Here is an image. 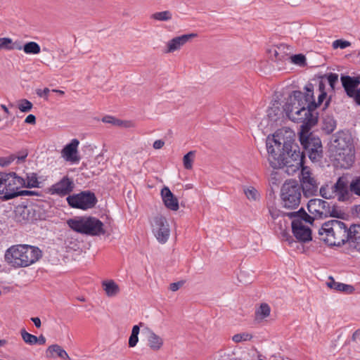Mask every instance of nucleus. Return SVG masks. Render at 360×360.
Segmentation results:
<instances>
[{
    "mask_svg": "<svg viewBox=\"0 0 360 360\" xmlns=\"http://www.w3.org/2000/svg\"><path fill=\"white\" fill-rule=\"evenodd\" d=\"M32 321L34 323V326L37 327V328H40L41 327V320L38 317H33L31 319Z\"/></svg>",
    "mask_w": 360,
    "mask_h": 360,
    "instance_id": "864d4df0",
    "label": "nucleus"
},
{
    "mask_svg": "<svg viewBox=\"0 0 360 360\" xmlns=\"http://www.w3.org/2000/svg\"><path fill=\"white\" fill-rule=\"evenodd\" d=\"M333 146L335 153L345 150L346 148H353L351 138L344 133H338L333 140Z\"/></svg>",
    "mask_w": 360,
    "mask_h": 360,
    "instance_id": "a211bd4d",
    "label": "nucleus"
},
{
    "mask_svg": "<svg viewBox=\"0 0 360 360\" xmlns=\"http://www.w3.org/2000/svg\"><path fill=\"white\" fill-rule=\"evenodd\" d=\"M152 232L157 240L165 244L169 239L170 229L166 218L162 215L154 217L151 221Z\"/></svg>",
    "mask_w": 360,
    "mask_h": 360,
    "instance_id": "f8f14e48",
    "label": "nucleus"
},
{
    "mask_svg": "<svg viewBox=\"0 0 360 360\" xmlns=\"http://www.w3.org/2000/svg\"><path fill=\"white\" fill-rule=\"evenodd\" d=\"M329 104V101H327L325 104V107L326 108Z\"/></svg>",
    "mask_w": 360,
    "mask_h": 360,
    "instance_id": "e2e57ef3",
    "label": "nucleus"
},
{
    "mask_svg": "<svg viewBox=\"0 0 360 360\" xmlns=\"http://www.w3.org/2000/svg\"><path fill=\"white\" fill-rule=\"evenodd\" d=\"M67 224L75 232L87 236H101L105 233L103 223L91 216L75 217L69 219Z\"/></svg>",
    "mask_w": 360,
    "mask_h": 360,
    "instance_id": "423d86ee",
    "label": "nucleus"
},
{
    "mask_svg": "<svg viewBox=\"0 0 360 360\" xmlns=\"http://www.w3.org/2000/svg\"><path fill=\"white\" fill-rule=\"evenodd\" d=\"M25 184V179L15 173H0V198L8 200L16 198L17 190Z\"/></svg>",
    "mask_w": 360,
    "mask_h": 360,
    "instance_id": "0eeeda50",
    "label": "nucleus"
},
{
    "mask_svg": "<svg viewBox=\"0 0 360 360\" xmlns=\"http://www.w3.org/2000/svg\"><path fill=\"white\" fill-rule=\"evenodd\" d=\"M193 157H194L193 151H189L188 153H186L184 156L183 163H184V167H185V169H191L192 168Z\"/></svg>",
    "mask_w": 360,
    "mask_h": 360,
    "instance_id": "473e14b6",
    "label": "nucleus"
},
{
    "mask_svg": "<svg viewBox=\"0 0 360 360\" xmlns=\"http://www.w3.org/2000/svg\"><path fill=\"white\" fill-rule=\"evenodd\" d=\"M40 182L38 181L37 174L36 173H31L27 174V179L23 187L27 188H39Z\"/></svg>",
    "mask_w": 360,
    "mask_h": 360,
    "instance_id": "c756f323",
    "label": "nucleus"
},
{
    "mask_svg": "<svg viewBox=\"0 0 360 360\" xmlns=\"http://www.w3.org/2000/svg\"><path fill=\"white\" fill-rule=\"evenodd\" d=\"M5 342L4 340H0V347L4 345V343Z\"/></svg>",
    "mask_w": 360,
    "mask_h": 360,
    "instance_id": "680f3d73",
    "label": "nucleus"
},
{
    "mask_svg": "<svg viewBox=\"0 0 360 360\" xmlns=\"http://www.w3.org/2000/svg\"><path fill=\"white\" fill-rule=\"evenodd\" d=\"M37 195V192L34 191H28V190H17L16 197L18 196H30Z\"/></svg>",
    "mask_w": 360,
    "mask_h": 360,
    "instance_id": "c03bdc74",
    "label": "nucleus"
},
{
    "mask_svg": "<svg viewBox=\"0 0 360 360\" xmlns=\"http://www.w3.org/2000/svg\"><path fill=\"white\" fill-rule=\"evenodd\" d=\"M300 141L309 158L312 162H319L323 157V146L320 138L309 131H300Z\"/></svg>",
    "mask_w": 360,
    "mask_h": 360,
    "instance_id": "1a4fd4ad",
    "label": "nucleus"
},
{
    "mask_svg": "<svg viewBox=\"0 0 360 360\" xmlns=\"http://www.w3.org/2000/svg\"><path fill=\"white\" fill-rule=\"evenodd\" d=\"M0 49L21 50V45L13 43V41L11 38L2 37L0 38Z\"/></svg>",
    "mask_w": 360,
    "mask_h": 360,
    "instance_id": "bb28decb",
    "label": "nucleus"
},
{
    "mask_svg": "<svg viewBox=\"0 0 360 360\" xmlns=\"http://www.w3.org/2000/svg\"><path fill=\"white\" fill-rule=\"evenodd\" d=\"M146 338L148 346L153 351L160 350L164 345L163 338L150 328L146 329Z\"/></svg>",
    "mask_w": 360,
    "mask_h": 360,
    "instance_id": "aec40b11",
    "label": "nucleus"
},
{
    "mask_svg": "<svg viewBox=\"0 0 360 360\" xmlns=\"http://www.w3.org/2000/svg\"><path fill=\"white\" fill-rule=\"evenodd\" d=\"M172 14L169 11L156 12L151 15L150 18L158 21H169L172 19Z\"/></svg>",
    "mask_w": 360,
    "mask_h": 360,
    "instance_id": "7c9ffc66",
    "label": "nucleus"
},
{
    "mask_svg": "<svg viewBox=\"0 0 360 360\" xmlns=\"http://www.w3.org/2000/svg\"><path fill=\"white\" fill-rule=\"evenodd\" d=\"M102 121H103V122L112 124L113 125H116V126L124 125L123 121L116 119L115 117L110 116V115H106V116L103 117L102 118ZM127 125L126 124H124V127H127Z\"/></svg>",
    "mask_w": 360,
    "mask_h": 360,
    "instance_id": "f704fd0d",
    "label": "nucleus"
},
{
    "mask_svg": "<svg viewBox=\"0 0 360 360\" xmlns=\"http://www.w3.org/2000/svg\"><path fill=\"white\" fill-rule=\"evenodd\" d=\"M41 257V250L38 247L27 244L11 245L4 254L5 261L14 268L29 266Z\"/></svg>",
    "mask_w": 360,
    "mask_h": 360,
    "instance_id": "20e7f679",
    "label": "nucleus"
},
{
    "mask_svg": "<svg viewBox=\"0 0 360 360\" xmlns=\"http://www.w3.org/2000/svg\"><path fill=\"white\" fill-rule=\"evenodd\" d=\"M27 155H28V153L27 151H21L20 153V155H14L15 156V160H17V162L19 163V162L25 161V160L27 157Z\"/></svg>",
    "mask_w": 360,
    "mask_h": 360,
    "instance_id": "de8ad7c7",
    "label": "nucleus"
},
{
    "mask_svg": "<svg viewBox=\"0 0 360 360\" xmlns=\"http://www.w3.org/2000/svg\"><path fill=\"white\" fill-rule=\"evenodd\" d=\"M197 36L196 34H186L178 36L169 40L166 44V49L165 53H173L179 50L184 44H186L190 39Z\"/></svg>",
    "mask_w": 360,
    "mask_h": 360,
    "instance_id": "2eb2a0df",
    "label": "nucleus"
},
{
    "mask_svg": "<svg viewBox=\"0 0 360 360\" xmlns=\"http://www.w3.org/2000/svg\"><path fill=\"white\" fill-rule=\"evenodd\" d=\"M319 93L325 91V84H323V82L322 81H321L319 82Z\"/></svg>",
    "mask_w": 360,
    "mask_h": 360,
    "instance_id": "13d9d810",
    "label": "nucleus"
},
{
    "mask_svg": "<svg viewBox=\"0 0 360 360\" xmlns=\"http://www.w3.org/2000/svg\"><path fill=\"white\" fill-rule=\"evenodd\" d=\"M349 188L353 193L360 196V176L352 180Z\"/></svg>",
    "mask_w": 360,
    "mask_h": 360,
    "instance_id": "c9c22d12",
    "label": "nucleus"
},
{
    "mask_svg": "<svg viewBox=\"0 0 360 360\" xmlns=\"http://www.w3.org/2000/svg\"><path fill=\"white\" fill-rule=\"evenodd\" d=\"M37 338H38V340H37V344L44 345L46 343V338L44 335H41Z\"/></svg>",
    "mask_w": 360,
    "mask_h": 360,
    "instance_id": "6e6d98bb",
    "label": "nucleus"
},
{
    "mask_svg": "<svg viewBox=\"0 0 360 360\" xmlns=\"http://www.w3.org/2000/svg\"><path fill=\"white\" fill-rule=\"evenodd\" d=\"M49 93V89L48 88H44V89H37V94L39 97H47Z\"/></svg>",
    "mask_w": 360,
    "mask_h": 360,
    "instance_id": "09e8293b",
    "label": "nucleus"
},
{
    "mask_svg": "<svg viewBox=\"0 0 360 360\" xmlns=\"http://www.w3.org/2000/svg\"><path fill=\"white\" fill-rule=\"evenodd\" d=\"M181 285H182V282L172 283L169 285V289L172 291L175 292V291L178 290L181 288Z\"/></svg>",
    "mask_w": 360,
    "mask_h": 360,
    "instance_id": "8fccbe9b",
    "label": "nucleus"
},
{
    "mask_svg": "<svg viewBox=\"0 0 360 360\" xmlns=\"http://www.w3.org/2000/svg\"><path fill=\"white\" fill-rule=\"evenodd\" d=\"M269 212H270V214L273 219H276L279 216V214L277 213V212L276 210L275 211L269 210Z\"/></svg>",
    "mask_w": 360,
    "mask_h": 360,
    "instance_id": "bf43d9fd",
    "label": "nucleus"
},
{
    "mask_svg": "<svg viewBox=\"0 0 360 360\" xmlns=\"http://www.w3.org/2000/svg\"><path fill=\"white\" fill-rule=\"evenodd\" d=\"M164 144H165V142L159 139V140H156L153 143V146L155 149H160L163 147Z\"/></svg>",
    "mask_w": 360,
    "mask_h": 360,
    "instance_id": "603ef678",
    "label": "nucleus"
},
{
    "mask_svg": "<svg viewBox=\"0 0 360 360\" xmlns=\"http://www.w3.org/2000/svg\"><path fill=\"white\" fill-rule=\"evenodd\" d=\"M326 95H327V94L326 91H323V92L319 94L318 101H315L316 108L319 105H320L323 103V101L326 99Z\"/></svg>",
    "mask_w": 360,
    "mask_h": 360,
    "instance_id": "49530a36",
    "label": "nucleus"
},
{
    "mask_svg": "<svg viewBox=\"0 0 360 360\" xmlns=\"http://www.w3.org/2000/svg\"><path fill=\"white\" fill-rule=\"evenodd\" d=\"M274 52H275V53H274V55H275L276 58H277L278 52H277V51H276V50L274 51Z\"/></svg>",
    "mask_w": 360,
    "mask_h": 360,
    "instance_id": "0e129e2a",
    "label": "nucleus"
},
{
    "mask_svg": "<svg viewBox=\"0 0 360 360\" xmlns=\"http://www.w3.org/2000/svg\"><path fill=\"white\" fill-rule=\"evenodd\" d=\"M79 141L77 139H73L65 145L61 150V157L67 162L77 163L80 160L78 153V146Z\"/></svg>",
    "mask_w": 360,
    "mask_h": 360,
    "instance_id": "4468645a",
    "label": "nucleus"
},
{
    "mask_svg": "<svg viewBox=\"0 0 360 360\" xmlns=\"http://www.w3.org/2000/svg\"><path fill=\"white\" fill-rule=\"evenodd\" d=\"M305 92L294 91L286 104L288 117L294 122L301 123L300 131H310L318 122V113L314 96V87L311 83L304 86Z\"/></svg>",
    "mask_w": 360,
    "mask_h": 360,
    "instance_id": "f03ea898",
    "label": "nucleus"
},
{
    "mask_svg": "<svg viewBox=\"0 0 360 360\" xmlns=\"http://www.w3.org/2000/svg\"><path fill=\"white\" fill-rule=\"evenodd\" d=\"M47 352L50 353L51 357H54L53 353L56 354V356L63 360H70V356L67 352L63 349L58 345H51L47 349Z\"/></svg>",
    "mask_w": 360,
    "mask_h": 360,
    "instance_id": "393cba45",
    "label": "nucleus"
},
{
    "mask_svg": "<svg viewBox=\"0 0 360 360\" xmlns=\"http://www.w3.org/2000/svg\"><path fill=\"white\" fill-rule=\"evenodd\" d=\"M280 238L282 241H285L289 245H292L295 242L293 237L290 235V232L286 230H283L281 232Z\"/></svg>",
    "mask_w": 360,
    "mask_h": 360,
    "instance_id": "4c0bfd02",
    "label": "nucleus"
},
{
    "mask_svg": "<svg viewBox=\"0 0 360 360\" xmlns=\"http://www.w3.org/2000/svg\"><path fill=\"white\" fill-rule=\"evenodd\" d=\"M300 185L301 186L302 191L305 195H311L317 190L316 182L313 177L307 179Z\"/></svg>",
    "mask_w": 360,
    "mask_h": 360,
    "instance_id": "b1692460",
    "label": "nucleus"
},
{
    "mask_svg": "<svg viewBox=\"0 0 360 360\" xmlns=\"http://www.w3.org/2000/svg\"><path fill=\"white\" fill-rule=\"evenodd\" d=\"M15 160V155H10L5 158L0 159V165L3 167L9 165L12 162Z\"/></svg>",
    "mask_w": 360,
    "mask_h": 360,
    "instance_id": "37998d69",
    "label": "nucleus"
},
{
    "mask_svg": "<svg viewBox=\"0 0 360 360\" xmlns=\"http://www.w3.org/2000/svg\"><path fill=\"white\" fill-rule=\"evenodd\" d=\"M22 50L26 54H38L41 51L40 46L35 41H29L21 46Z\"/></svg>",
    "mask_w": 360,
    "mask_h": 360,
    "instance_id": "a878e982",
    "label": "nucleus"
},
{
    "mask_svg": "<svg viewBox=\"0 0 360 360\" xmlns=\"http://www.w3.org/2000/svg\"><path fill=\"white\" fill-rule=\"evenodd\" d=\"M334 192L340 201H345L349 198L347 183L345 178L339 177L333 186Z\"/></svg>",
    "mask_w": 360,
    "mask_h": 360,
    "instance_id": "412c9836",
    "label": "nucleus"
},
{
    "mask_svg": "<svg viewBox=\"0 0 360 360\" xmlns=\"http://www.w3.org/2000/svg\"><path fill=\"white\" fill-rule=\"evenodd\" d=\"M271 308L266 303H262L255 311L257 320H262L270 315Z\"/></svg>",
    "mask_w": 360,
    "mask_h": 360,
    "instance_id": "cd10ccee",
    "label": "nucleus"
},
{
    "mask_svg": "<svg viewBox=\"0 0 360 360\" xmlns=\"http://www.w3.org/2000/svg\"><path fill=\"white\" fill-rule=\"evenodd\" d=\"M281 215L288 217L292 219V231L296 239L301 243H307L312 240L311 230L304 224H312L313 218L307 214L304 208L295 212H281Z\"/></svg>",
    "mask_w": 360,
    "mask_h": 360,
    "instance_id": "39448f33",
    "label": "nucleus"
},
{
    "mask_svg": "<svg viewBox=\"0 0 360 360\" xmlns=\"http://www.w3.org/2000/svg\"><path fill=\"white\" fill-rule=\"evenodd\" d=\"M66 200L70 207L84 211L94 208L98 202L95 193L91 191L69 195Z\"/></svg>",
    "mask_w": 360,
    "mask_h": 360,
    "instance_id": "9b49d317",
    "label": "nucleus"
},
{
    "mask_svg": "<svg viewBox=\"0 0 360 360\" xmlns=\"http://www.w3.org/2000/svg\"><path fill=\"white\" fill-rule=\"evenodd\" d=\"M266 146L271 167L285 169L288 175H293L301 169V184L311 177L309 168L304 166L305 156L295 142V134L292 131H276L271 139L267 138Z\"/></svg>",
    "mask_w": 360,
    "mask_h": 360,
    "instance_id": "f257e3e1",
    "label": "nucleus"
},
{
    "mask_svg": "<svg viewBox=\"0 0 360 360\" xmlns=\"http://www.w3.org/2000/svg\"><path fill=\"white\" fill-rule=\"evenodd\" d=\"M1 108L4 110V111L6 113V114H9L10 113V111L8 110V108H7V106H6L5 105H1Z\"/></svg>",
    "mask_w": 360,
    "mask_h": 360,
    "instance_id": "052dcab7",
    "label": "nucleus"
},
{
    "mask_svg": "<svg viewBox=\"0 0 360 360\" xmlns=\"http://www.w3.org/2000/svg\"><path fill=\"white\" fill-rule=\"evenodd\" d=\"M25 122L27 124H34L36 122V117L34 115L30 114L27 116V117L25 120Z\"/></svg>",
    "mask_w": 360,
    "mask_h": 360,
    "instance_id": "3c124183",
    "label": "nucleus"
},
{
    "mask_svg": "<svg viewBox=\"0 0 360 360\" xmlns=\"http://www.w3.org/2000/svg\"><path fill=\"white\" fill-rule=\"evenodd\" d=\"M268 115H269V117L271 116L270 110L269 111Z\"/></svg>",
    "mask_w": 360,
    "mask_h": 360,
    "instance_id": "338daca9",
    "label": "nucleus"
},
{
    "mask_svg": "<svg viewBox=\"0 0 360 360\" xmlns=\"http://www.w3.org/2000/svg\"><path fill=\"white\" fill-rule=\"evenodd\" d=\"M252 338V335L248 333H242L234 335L232 337V340L234 342L238 343L240 342L250 341Z\"/></svg>",
    "mask_w": 360,
    "mask_h": 360,
    "instance_id": "72a5a7b5",
    "label": "nucleus"
},
{
    "mask_svg": "<svg viewBox=\"0 0 360 360\" xmlns=\"http://www.w3.org/2000/svg\"><path fill=\"white\" fill-rule=\"evenodd\" d=\"M161 196L167 208L172 211H176L179 210V201L167 186H165L161 190Z\"/></svg>",
    "mask_w": 360,
    "mask_h": 360,
    "instance_id": "6ab92c4d",
    "label": "nucleus"
},
{
    "mask_svg": "<svg viewBox=\"0 0 360 360\" xmlns=\"http://www.w3.org/2000/svg\"><path fill=\"white\" fill-rule=\"evenodd\" d=\"M246 197L249 200H255L257 199L259 194L257 191L253 187H249L244 191Z\"/></svg>",
    "mask_w": 360,
    "mask_h": 360,
    "instance_id": "e433bc0d",
    "label": "nucleus"
},
{
    "mask_svg": "<svg viewBox=\"0 0 360 360\" xmlns=\"http://www.w3.org/2000/svg\"><path fill=\"white\" fill-rule=\"evenodd\" d=\"M140 331L139 326L135 325L132 328L131 333L139 335Z\"/></svg>",
    "mask_w": 360,
    "mask_h": 360,
    "instance_id": "4d7b16f0",
    "label": "nucleus"
},
{
    "mask_svg": "<svg viewBox=\"0 0 360 360\" xmlns=\"http://www.w3.org/2000/svg\"><path fill=\"white\" fill-rule=\"evenodd\" d=\"M354 149L346 148L344 151L335 153V160L341 168L348 169L354 162Z\"/></svg>",
    "mask_w": 360,
    "mask_h": 360,
    "instance_id": "f3484780",
    "label": "nucleus"
},
{
    "mask_svg": "<svg viewBox=\"0 0 360 360\" xmlns=\"http://www.w3.org/2000/svg\"><path fill=\"white\" fill-rule=\"evenodd\" d=\"M20 334H21L23 341L25 343H27L30 345H34L37 344V340H38V338L37 336L29 333L25 329L21 330Z\"/></svg>",
    "mask_w": 360,
    "mask_h": 360,
    "instance_id": "2f4dec72",
    "label": "nucleus"
},
{
    "mask_svg": "<svg viewBox=\"0 0 360 360\" xmlns=\"http://www.w3.org/2000/svg\"><path fill=\"white\" fill-rule=\"evenodd\" d=\"M292 61L297 65H303L305 62V57L302 54H296L291 57Z\"/></svg>",
    "mask_w": 360,
    "mask_h": 360,
    "instance_id": "79ce46f5",
    "label": "nucleus"
},
{
    "mask_svg": "<svg viewBox=\"0 0 360 360\" xmlns=\"http://www.w3.org/2000/svg\"><path fill=\"white\" fill-rule=\"evenodd\" d=\"M302 192L301 186L297 181L289 180L285 181L281 190L283 207L289 210L297 209L300 204Z\"/></svg>",
    "mask_w": 360,
    "mask_h": 360,
    "instance_id": "6e6552de",
    "label": "nucleus"
},
{
    "mask_svg": "<svg viewBox=\"0 0 360 360\" xmlns=\"http://www.w3.org/2000/svg\"><path fill=\"white\" fill-rule=\"evenodd\" d=\"M336 128V121L331 117L328 116L323 120V130L326 134L332 133Z\"/></svg>",
    "mask_w": 360,
    "mask_h": 360,
    "instance_id": "c85d7f7f",
    "label": "nucleus"
},
{
    "mask_svg": "<svg viewBox=\"0 0 360 360\" xmlns=\"http://www.w3.org/2000/svg\"><path fill=\"white\" fill-rule=\"evenodd\" d=\"M32 108V103L27 99L20 101L18 108L21 112H25L30 111Z\"/></svg>",
    "mask_w": 360,
    "mask_h": 360,
    "instance_id": "58836bf2",
    "label": "nucleus"
},
{
    "mask_svg": "<svg viewBox=\"0 0 360 360\" xmlns=\"http://www.w3.org/2000/svg\"><path fill=\"white\" fill-rule=\"evenodd\" d=\"M74 187L75 184L72 179L68 176H64L59 181L51 186L50 193L52 195L64 197L69 195L73 191Z\"/></svg>",
    "mask_w": 360,
    "mask_h": 360,
    "instance_id": "ddd939ff",
    "label": "nucleus"
},
{
    "mask_svg": "<svg viewBox=\"0 0 360 360\" xmlns=\"http://www.w3.org/2000/svg\"><path fill=\"white\" fill-rule=\"evenodd\" d=\"M102 286L108 297H115L120 292V287L113 280L103 281Z\"/></svg>",
    "mask_w": 360,
    "mask_h": 360,
    "instance_id": "5701e85b",
    "label": "nucleus"
},
{
    "mask_svg": "<svg viewBox=\"0 0 360 360\" xmlns=\"http://www.w3.org/2000/svg\"><path fill=\"white\" fill-rule=\"evenodd\" d=\"M350 46V42L345 40L337 39L333 42V46L334 49L340 48L341 49H346Z\"/></svg>",
    "mask_w": 360,
    "mask_h": 360,
    "instance_id": "ea45409f",
    "label": "nucleus"
},
{
    "mask_svg": "<svg viewBox=\"0 0 360 360\" xmlns=\"http://www.w3.org/2000/svg\"><path fill=\"white\" fill-rule=\"evenodd\" d=\"M356 233L352 228H348L342 221L332 219L325 222L319 230L321 239L330 245H340L349 240H356Z\"/></svg>",
    "mask_w": 360,
    "mask_h": 360,
    "instance_id": "7ed1b4c3",
    "label": "nucleus"
},
{
    "mask_svg": "<svg viewBox=\"0 0 360 360\" xmlns=\"http://www.w3.org/2000/svg\"><path fill=\"white\" fill-rule=\"evenodd\" d=\"M322 196L325 198H328V197L326 195H325L324 194H322Z\"/></svg>",
    "mask_w": 360,
    "mask_h": 360,
    "instance_id": "69168bd1",
    "label": "nucleus"
},
{
    "mask_svg": "<svg viewBox=\"0 0 360 360\" xmlns=\"http://www.w3.org/2000/svg\"><path fill=\"white\" fill-rule=\"evenodd\" d=\"M354 102L360 106V87L357 89V94L354 98Z\"/></svg>",
    "mask_w": 360,
    "mask_h": 360,
    "instance_id": "5fc2aeb1",
    "label": "nucleus"
},
{
    "mask_svg": "<svg viewBox=\"0 0 360 360\" xmlns=\"http://www.w3.org/2000/svg\"><path fill=\"white\" fill-rule=\"evenodd\" d=\"M327 80L331 89H334L335 85L338 80V75L330 72L327 75Z\"/></svg>",
    "mask_w": 360,
    "mask_h": 360,
    "instance_id": "a19ab883",
    "label": "nucleus"
},
{
    "mask_svg": "<svg viewBox=\"0 0 360 360\" xmlns=\"http://www.w3.org/2000/svg\"><path fill=\"white\" fill-rule=\"evenodd\" d=\"M341 82L346 94L352 98H354L357 94L358 86L360 84V78L349 75L342 76Z\"/></svg>",
    "mask_w": 360,
    "mask_h": 360,
    "instance_id": "dca6fc26",
    "label": "nucleus"
},
{
    "mask_svg": "<svg viewBox=\"0 0 360 360\" xmlns=\"http://www.w3.org/2000/svg\"><path fill=\"white\" fill-rule=\"evenodd\" d=\"M307 210L313 221L316 219L338 216L334 204L319 198L311 199L307 203Z\"/></svg>",
    "mask_w": 360,
    "mask_h": 360,
    "instance_id": "9d476101",
    "label": "nucleus"
},
{
    "mask_svg": "<svg viewBox=\"0 0 360 360\" xmlns=\"http://www.w3.org/2000/svg\"><path fill=\"white\" fill-rule=\"evenodd\" d=\"M327 285L330 288L334 289L338 292L352 293L354 290L352 285L336 282L332 277L329 278V281L327 282Z\"/></svg>",
    "mask_w": 360,
    "mask_h": 360,
    "instance_id": "4be33fe9",
    "label": "nucleus"
},
{
    "mask_svg": "<svg viewBox=\"0 0 360 360\" xmlns=\"http://www.w3.org/2000/svg\"><path fill=\"white\" fill-rule=\"evenodd\" d=\"M139 341V337L137 335L131 333V335L129 339V346L130 347H134L136 345Z\"/></svg>",
    "mask_w": 360,
    "mask_h": 360,
    "instance_id": "a18cd8bd",
    "label": "nucleus"
}]
</instances>
